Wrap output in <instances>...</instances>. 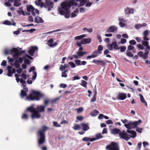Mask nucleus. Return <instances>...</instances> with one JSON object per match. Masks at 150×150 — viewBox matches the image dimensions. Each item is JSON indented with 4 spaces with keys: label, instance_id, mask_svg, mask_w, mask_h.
<instances>
[{
    "label": "nucleus",
    "instance_id": "nucleus-17",
    "mask_svg": "<svg viewBox=\"0 0 150 150\" xmlns=\"http://www.w3.org/2000/svg\"><path fill=\"white\" fill-rule=\"evenodd\" d=\"M54 42V40L52 38L50 39L47 42L48 43L47 44L49 46L51 47H55L57 45V42H54Z\"/></svg>",
    "mask_w": 150,
    "mask_h": 150
},
{
    "label": "nucleus",
    "instance_id": "nucleus-42",
    "mask_svg": "<svg viewBox=\"0 0 150 150\" xmlns=\"http://www.w3.org/2000/svg\"><path fill=\"white\" fill-rule=\"evenodd\" d=\"M99 112L96 110H95L91 113V115L92 116H96L99 113Z\"/></svg>",
    "mask_w": 150,
    "mask_h": 150
},
{
    "label": "nucleus",
    "instance_id": "nucleus-45",
    "mask_svg": "<svg viewBox=\"0 0 150 150\" xmlns=\"http://www.w3.org/2000/svg\"><path fill=\"white\" fill-rule=\"evenodd\" d=\"M87 82L84 80H82L81 81V86H83L85 88L87 87Z\"/></svg>",
    "mask_w": 150,
    "mask_h": 150
},
{
    "label": "nucleus",
    "instance_id": "nucleus-32",
    "mask_svg": "<svg viewBox=\"0 0 150 150\" xmlns=\"http://www.w3.org/2000/svg\"><path fill=\"white\" fill-rule=\"evenodd\" d=\"M139 96L140 97V99L141 102L143 103L144 105H145L146 107H147V105L146 102L144 100V98L143 96L141 94H139Z\"/></svg>",
    "mask_w": 150,
    "mask_h": 150
},
{
    "label": "nucleus",
    "instance_id": "nucleus-47",
    "mask_svg": "<svg viewBox=\"0 0 150 150\" xmlns=\"http://www.w3.org/2000/svg\"><path fill=\"white\" fill-rule=\"evenodd\" d=\"M21 30H22L21 28L18 29L17 30L14 31L13 32V34L14 35H17L20 33V31H21Z\"/></svg>",
    "mask_w": 150,
    "mask_h": 150
},
{
    "label": "nucleus",
    "instance_id": "nucleus-41",
    "mask_svg": "<svg viewBox=\"0 0 150 150\" xmlns=\"http://www.w3.org/2000/svg\"><path fill=\"white\" fill-rule=\"evenodd\" d=\"M113 44V48L114 49L116 50H118L119 49V48L117 45V42L116 41H115L112 42Z\"/></svg>",
    "mask_w": 150,
    "mask_h": 150
},
{
    "label": "nucleus",
    "instance_id": "nucleus-40",
    "mask_svg": "<svg viewBox=\"0 0 150 150\" xmlns=\"http://www.w3.org/2000/svg\"><path fill=\"white\" fill-rule=\"evenodd\" d=\"M50 101V100L49 99L47 98L45 99L44 100V104L45 105V106H45L46 107Z\"/></svg>",
    "mask_w": 150,
    "mask_h": 150
},
{
    "label": "nucleus",
    "instance_id": "nucleus-21",
    "mask_svg": "<svg viewBox=\"0 0 150 150\" xmlns=\"http://www.w3.org/2000/svg\"><path fill=\"white\" fill-rule=\"evenodd\" d=\"M34 22L35 23H43L44 21L41 17L39 16H37L35 18Z\"/></svg>",
    "mask_w": 150,
    "mask_h": 150
},
{
    "label": "nucleus",
    "instance_id": "nucleus-46",
    "mask_svg": "<svg viewBox=\"0 0 150 150\" xmlns=\"http://www.w3.org/2000/svg\"><path fill=\"white\" fill-rule=\"evenodd\" d=\"M7 58V59L8 60V62H10V64L11 65L13 66V65L12 64V63L14 61V58H10L9 57H8Z\"/></svg>",
    "mask_w": 150,
    "mask_h": 150
},
{
    "label": "nucleus",
    "instance_id": "nucleus-9",
    "mask_svg": "<svg viewBox=\"0 0 150 150\" xmlns=\"http://www.w3.org/2000/svg\"><path fill=\"white\" fill-rule=\"evenodd\" d=\"M119 136L120 138L123 139L126 141L130 139V137L128 136V134L124 130L122 131H121L119 133Z\"/></svg>",
    "mask_w": 150,
    "mask_h": 150
},
{
    "label": "nucleus",
    "instance_id": "nucleus-18",
    "mask_svg": "<svg viewBox=\"0 0 150 150\" xmlns=\"http://www.w3.org/2000/svg\"><path fill=\"white\" fill-rule=\"evenodd\" d=\"M45 3V7L48 8L49 11L53 7V4L52 2L49 1H46Z\"/></svg>",
    "mask_w": 150,
    "mask_h": 150
},
{
    "label": "nucleus",
    "instance_id": "nucleus-20",
    "mask_svg": "<svg viewBox=\"0 0 150 150\" xmlns=\"http://www.w3.org/2000/svg\"><path fill=\"white\" fill-rule=\"evenodd\" d=\"M127 133L131 134L133 135L132 136L131 135L128 134V136L129 137H130V138L131 137L134 138L136 136V132L134 130H130L127 129Z\"/></svg>",
    "mask_w": 150,
    "mask_h": 150
},
{
    "label": "nucleus",
    "instance_id": "nucleus-50",
    "mask_svg": "<svg viewBox=\"0 0 150 150\" xmlns=\"http://www.w3.org/2000/svg\"><path fill=\"white\" fill-rule=\"evenodd\" d=\"M103 137V136L100 133H99L97 134L96 136V138L97 139H99L102 138Z\"/></svg>",
    "mask_w": 150,
    "mask_h": 150
},
{
    "label": "nucleus",
    "instance_id": "nucleus-24",
    "mask_svg": "<svg viewBox=\"0 0 150 150\" xmlns=\"http://www.w3.org/2000/svg\"><path fill=\"white\" fill-rule=\"evenodd\" d=\"M81 125L82 127L83 130V131H86L89 129V127L87 124L82 123Z\"/></svg>",
    "mask_w": 150,
    "mask_h": 150
},
{
    "label": "nucleus",
    "instance_id": "nucleus-43",
    "mask_svg": "<svg viewBox=\"0 0 150 150\" xmlns=\"http://www.w3.org/2000/svg\"><path fill=\"white\" fill-rule=\"evenodd\" d=\"M126 55L130 57H132L133 56V54L131 52L129 51L128 50L126 51Z\"/></svg>",
    "mask_w": 150,
    "mask_h": 150
},
{
    "label": "nucleus",
    "instance_id": "nucleus-51",
    "mask_svg": "<svg viewBox=\"0 0 150 150\" xmlns=\"http://www.w3.org/2000/svg\"><path fill=\"white\" fill-rule=\"evenodd\" d=\"M18 13L21 14L23 15H25V14L24 13V11L22 10V9L21 8H20L19 10L18 11Z\"/></svg>",
    "mask_w": 150,
    "mask_h": 150
},
{
    "label": "nucleus",
    "instance_id": "nucleus-13",
    "mask_svg": "<svg viewBox=\"0 0 150 150\" xmlns=\"http://www.w3.org/2000/svg\"><path fill=\"white\" fill-rule=\"evenodd\" d=\"M117 27L115 25H112L108 28L106 30L107 33H112L117 31Z\"/></svg>",
    "mask_w": 150,
    "mask_h": 150
},
{
    "label": "nucleus",
    "instance_id": "nucleus-27",
    "mask_svg": "<svg viewBox=\"0 0 150 150\" xmlns=\"http://www.w3.org/2000/svg\"><path fill=\"white\" fill-rule=\"evenodd\" d=\"M75 39L78 41L76 42V45L79 47L81 46V44H82V42L81 39L82 38H75Z\"/></svg>",
    "mask_w": 150,
    "mask_h": 150
},
{
    "label": "nucleus",
    "instance_id": "nucleus-52",
    "mask_svg": "<svg viewBox=\"0 0 150 150\" xmlns=\"http://www.w3.org/2000/svg\"><path fill=\"white\" fill-rule=\"evenodd\" d=\"M76 110L78 113H79L83 111V109L82 107L79 108L78 109H76Z\"/></svg>",
    "mask_w": 150,
    "mask_h": 150
},
{
    "label": "nucleus",
    "instance_id": "nucleus-36",
    "mask_svg": "<svg viewBox=\"0 0 150 150\" xmlns=\"http://www.w3.org/2000/svg\"><path fill=\"white\" fill-rule=\"evenodd\" d=\"M82 30L84 31H87L89 33H91L93 30V29L91 28H83L82 29Z\"/></svg>",
    "mask_w": 150,
    "mask_h": 150
},
{
    "label": "nucleus",
    "instance_id": "nucleus-64",
    "mask_svg": "<svg viewBox=\"0 0 150 150\" xmlns=\"http://www.w3.org/2000/svg\"><path fill=\"white\" fill-rule=\"evenodd\" d=\"M119 25L121 27H123L125 25V23L123 22H119Z\"/></svg>",
    "mask_w": 150,
    "mask_h": 150
},
{
    "label": "nucleus",
    "instance_id": "nucleus-60",
    "mask_svg": "<svg viewBox=\"0 0 150 150\" xmlns=\"http://www.w3.org/2000/svg\"><path fill=\"white\" fill-rule=\"evenodd\" d=\"M53 126L55 127H61V125L59 124H58V123L56 122H53Z\"/></svg>",
    "mask_w": 150,
    "mask_h": 150
},
{
    "label": "nucleus",
    "instance_id": "nucleus-30",
    "mask_svg": "<svg viewBox=\"0 0 150 150\" xmlns=\"http://www.w3.org/2000/svg\"><path fill=\"white\" fill-rule=\"evenodd\" d=\"M79 12L78 9V8H76L73 12L71 13V17L74 18L76 17L77 15V14Z\"/></svg>",
    "mask_w": 150,
    "mask_h": 150
},
{
    "label": "nucleus",
    "instance_id": "nucleus-12",
    "mask_svg": "<svg viewBox=\"0 0 150 150\" xmlns=\"http://www.w3.org/2000/svg\"><path fill=\"white\" fill-rule=\"evenodd\" d=\"M101 54V52H99L96 50L93 51L91 55H89L86 57L87 59H90L91 58H94L97 57L99 54Z\"/></svg>",
    "mask_w": 150,
    "mask_h": 150
},
{
    "label": "nucleus",
    "instance_id": "nucleus-63",
    "mask_svg": "<svg viewBox=\"0 0 150 150\" xmlns=\"http://www.w3.org/2000/svg\"><path fill=\"white\" fill-rule=\"evenodd\" d=\"M136 130L137 132L141 133L142 130V128L139 127H137Z\"/></svg>",
    "mask_w": 150,
    "mask_h": 150
},
{
    "label": "nucleus",
    "instance_id": "nucleus-44",
    "mask_svg": "<svg viewBox=\"0 0 150 150\" xmlns=\"http://www.w3.org/2000/svg\"><path fill=\"white\" fill-rule=\"evenodd\" d=\"M80 126L79 124H76L73 127V128L75 130L79 129H80Z\"/></svg>",
    "mask_w": 150,
    "mask_h": 150
},
{
    "label": "nucleus",
    "instance_id": "nucleus-7",
    "mask_svg": "<svg viewBox=\"0 0 150 150\" xmlns=\"http://www.w3.org/2000/svg\"><path fill=\"white\" fill-rule=\"evenodd\" d=\"M27 8V11L28 12H31L32 15L33 16H35L36 14H39V11L37 9H35L31 5L28 6Z\"/></svg>",
    "mask_w": 150,
    "mask_h": 150
},
{
    "label": "nucleus",
    "instance_id": "nucleus-58",
    "mask_svg": "<svg viewBox=\"0 0 150 150\" xmlns=\"http://www.w3.org/2000/svg\"><path fill=\"white\" fill-rule=\"evenodd\" d=\"M69 64L70 65L71 67L72 68H74L76 67L75 64L72 62H69Z\"/></svg>",
    "mask_w": 150,
    "mask_h": 150
},
{
    "label": "nucleus",
    "instance_id": "nucleus-3",
    "mask_svg": "<svg viewBox=\"0 0 150 150\" xmlns=\"http://www.w3.org/2000/svg\"><path fill=\"white\" fill-rule=\"evenodd\" d=\"M43 96V95L40 92L33 91L32 93L30 94L29 96H26V99L30 100H39Z\"/></svg>",
    "mask_w": 150,
    "mask_h": 150
},
{
    "label": "nucleus",
    "instance_id": "nucleus-6",
    "mask_svg": "<svg viewBox=\"0 0 150 150\" xmlns=\"http://www.w3.org/2000/svg\"><path fill=\"white\" fill-rule=\"evenodd\" d=\"M92 62L97 65L100 64V65L104 67H105L106 65V62L111 63V62L108 60H106L104 61L103 60L96 59H93L92 61Z\"/></svg>",
    "mask_w": 150,
    "mask_h": 150
},
{
    "label": "nucleus",
    "instance_id": "nucleus-28",
    "mask_svg": "<svg viewBox=\"0 0 150 150\" xmlns=\"http://www.w3.org/2000/svg\"><path fill=\"white\" fill-rule=\"evenodd\" d=\"M3 24L4 25H13L15 26L16 25V23L14 22H13V23H11V22L9 21L6 20L3 22Z\"/></svg>",
    "mask_w": 150,
    "mask_h": 150
},
{
    "label": "nucleus",
    "instance_id": "nucleus-62",
    "mask_svg": "<svg viewBox=\"0 0 150 150\" xmlns=\"http://www.w3.org/2000/svg\"><path fill=\"white\" fill-rule=\"evenodd\" d=\"M137 47L140 50H143L144 49L143 46L141 44H139L137 45Z\"/></svg>",
    "mask_w": 150,
    "mask_h": 150
},
{
    "label": "nucleus",
    "instance_id": "nucleus-35",
    "mask_svg": "<svg viewBox=\"0 0 150 150\" xmlns=\"http://www.w3.org/2000/svg\"><path fill=\"white\" fill-rule=\"evenodd\" d=\"M14 65L15 67L16 68H19L20 67V65L18 62V60L17 59L15 60V62L14 63Z\"/></svg>",
    "mask_w": 150,
    "mask_h": 150
},
{
    "label": "nucleus",
    "instance_id": "nucleus-54",
    "mask_svg": "<svg viewBox=\"0 0 150 150\" xmlns=\"http://www.w3.org/2000/svg\"><path fill=\"white\" fill-rule=\"evenodd\" d=\"M75 62L77 66L81 65V62L80 60L76 59L75 61Z\"/></svg>",
    "mask_w": 150,
    "mask_h": 150
},
{
    "label": "nucleus",
    "instance_id": "nucleus-39",
    "mask_svg": "<svg viewBox=\"0 0 150 150\" xmlns=\"http://www.w3.org/2000/svg\"><path fill=\"white\" fill-rule=\"evenodd\" d=\"M21 0H14V5L16 6H19L21 5V4L20 3Z\"/></svg>",
    "mask_w": 150,
    "mask_h": 150
},
{
    "label": "nucleus",
    "instance_id": "nucleus-37",
    "mask_svg": "<svg viewBox=\"0 0 150 150\" xmlns=\"http://www.w3.org/2000/svg\"><path fill=\"white\" fill-rule=\"evenodd\" d=\"M125 126L127 129H131L132 128V123L131 122L124 124Z\"/></svg>",
    "mask_w": 150,
    "mask_h": 150
},
{
    "label": "nucleus",
    "instance_id": "nucleus-1",
    "mask_svg": "<svg viewBox=\"0 0 150 150\" xmlns=\"http://www.w3.org/2000/svg\"><path fill=\"white\" fill-rule=\"evenodd\" d=\"M79 1L80 6H83L85 4V0H70L62 2L61 4V7L58 8V11L61 15H64L66 18L70 17V11L69 10L71 6H77Z\"/></svg>",
    "mask_w": 150,
    "mask_h": 150
},
{
    "label": "nucleus",
    "instance_id": "nucleus-31",
    "mask_svg": "<svg viewBox=\"0 0 150 150\" xmlns=\"http://www.w3.org/2000/svg\"><path fill=\"white\" fill-rule=\"evenodd\" d=\"M27 92L23 90H21V92L20 93V96L21 98H23L25 96H27Z\"/></svg>",
    "mask_w": 150,
    "mask_h": 150
},
{
    "label": "nucleus",
    "instance_id": "nucleus-26",
    "mask_svg": "<svg viewBox=\"0 0 150 150\" xmlns=\"http://www.w3.org/2000/svg\"><path fill=\"white\" fill-rule=\"evenodd\" d=\"M35 3L36 5L40 6L41 8H42L45 6L44 3L42 2L41 0H37Z\"/></svg>",
    "mask_w": 150,
    "mask_h": 150
},
{
    "label": "nucleus",
    "instance_id": "nucleus-16",
    "mask_svg": "<svg viewBox=\"0 0 150 150\" xmlns=\"http://www.w3.org/2000/svg\"><path fill=\"white\" fill-rule=\"evenodd\" d=\"M38 49V47L36 46H32L28 51V52L29 54L31 56L33 55L35 51Z\"/></svg>",
    "mask_w": 150,
    "mask_h": 150
},
{
    "label": "nucleus",
    "instance_id": "nucleus-53",
    "mask_svg": "<svg viewBox=\"0 0 150 150\" xmlns=\"http://www.w3.org/2000/svg\"><path fill=\"white\" fill-rule=\"evenodd\" d=\"M129 43L131 45H134L136 44V42L135 40H132L129 41Z\"/></svg>",
    "mask_w": 150,
    "mask_h": 150
},
{
    "label": "nucleus",
    "instance_id": "nucleus-5",
    "mask_svg": "<svg viewBox=\"0 0 150 150\" xmlns=\"http://www.w3.org/2000/svg\"><path fill=\"white\" fill-rule=\"evenodd\" d=\"M106 149L108 150H119L118 144L112 142L111 143L106 147Z\"/></svg>",
    "mask_w": 150,
    "mask_h": 150
},
{
    "label": "nucleus",
    "instance_id": "nucleus-25",
    "mask_svg": "<svg viewBox=\"0 0 150 150\" xmlns=\"http://www.w3.org/2000/svg\"><path fill=\"white\" fill-rule=\"evenodd\" d=\"M147 24L145 23L142 24H137L135 25V28L137 29H139L142 27L145 26Z\"/></svg>",
    "mask_w": 150,
    "mask_h": 150
},
{
    "label": "nucleus",
    "instance_id": "nucleus-10",
    "mask_svg": "<svg viewBox=\"0 0 150 150\" xmlns=\"http://www.w3.org/2000/svg\"><path fill=\"white\" fill-rule=\"evenodd\" d=\"M145 50L146 51L144 53L142 51H140L138 52L137 53V55L139 57H142L144 59H146L148 58V55L149 53V52L146 49H145Z\"/></svg>",
    "mask_w": 150,
    "mask_h": 150
},
{
    "label": "nucleus",
    "instance_id": "nucleus-22",
    "mask_svg": "<svg viewBox=\"0 0 150 150\" xmlns=\"http://www.w3.org/2000/svg\"><path fill=\"white\" fill-rule=\"evenodd\" d=\"M134 9L133 8H129L128 7L125 10V13L127 14H133L134 13Z\"/></svg>",
    "mask_w": 150,
    "mask_h": 150
},
{
    "label": "nucleus",
    "instance_id": "nucleus-55",
    "mask_svg": "<svg viewBox=\"0 0 150 150\" xmlns=\"http://www.w3.org/2000/svg\"><path fill=\"white\" fill-rule=\"evenodd\" d=\"M131 123L133 129H134L137 127V122H132Z\"/></svg>",
    "mask_w": 150,
    "mask_h": 150
},
{
    "label": "nucleus",
    "instance_id": "nucleus-8",
    "mask_svg": "<svg viewBox=\"0 0 150 150\" xmlns=\"http://www.w3.org/2000/svg\"><path fill=\"white\" fill-rule=\"evenodd\" d=\"M11 51L15 53L13 55V57H17L22 54L25 52V50L19 51L18 49L15 48H12Z\"/></svg>",
    "mask_w": 150,
    "mask_h": 150
},
{
    "label": "nucleus",
    "instance_id": "nucleus-59",
    "mask_svg": "<svg viewBox=\"0 0 150 150\" xmlns=\"http://www.w3.org/2000/svg\"><path fill=\"white\" fill-rule=\"evenodd\" d=\"M20 82L22 84V86H24L26 83V82L23 79H20Z\"/></svg>",
    "mask_w": 150,
    "mask_h": 150
},
{
    "label": "nucleus",
    "instance_id": "nucleus-61",
    "mask_svg": "<svg viewBox=\"0 0 150 150\" xmlns=\"http://www.w3.org/2000/svg\"><path fill=\"white\" fill-rule=\"evenodd\" d=\"M28 21L30 22H32L33 21V17L32 16H29L28 18Z\"/></svg>",
    "mask_w": 150,
    "mask_h": 150
},
{
    "label": "nucleus",
    "instance_id": "nucleus-56",
    "mask_svg": "<svg viewBox=\"0 0 150 150\" xmlns=\"http://www.w3.org/2000/svg\"><path fill=\"white\" fill-rule=\"evenodd\" d=\"M118 19L119 22H123L124 23H125L126 22L124 19L121 17H119Z\"/></svg>",
    "mask_w": 150,
    "mask_h": 150
},
{
    "label": "nucleus",
    "instance_id": "nucleus-11",
    "mask_svg": "<svg viewBox=\"0 0 150 150\" xmlns=\"http://www.w3.org/2000/svg\"><path fill=\"white\" fill-rule=\"evenodd\" d=\"M8 70L7 75L8 76H12L13 74L16 73V71L15 68H13L12 67L10 66H8L7 67Z\"/></svg>",
    "mask_w": 150,
    "mask_h": 150
},
{
    "label": "nucleus",
    "instance_id": "nucleus-34",
    "mask_svg": "<svg viewBox=\"0 0 150 150\" xmlns=\"http://www.w3.org/2000/svg\"><path fill=\"white\" fill-rule=\"evenodd\" d=\"M69 66L66 64H64L63 66L62 64H61L60 67V69L62 71H64L66 68H68Z\"/></svg>",
    "mask_w": 150,
    "mask_h": 150
},
{
    "label": "nucleus",
    "instance_id": "nucleus-57",
    "mask_svg": "<svg viewBox=\"0 0 150 150\" xmlns=\"http://www.w3.org/2000/svg\"><path fill=\"white\" fill-rule=\"evenodd\" d=\"M33 76H32V79L33 80H35L37 77V74L36 71H34L33 73Z\"/></svg>",
    "mask_w": 150,
    "mask_h": 150
},
{
    "label": "nucleus",
    "instance_id": "nucleus-48",
    "mask_svg": "<svg viewBox=\"0 0 150 150\" xmlns=\"http://www.w3.org/2000/svg\"><path fill=\"white\" fill-rule=\"evenodd\" d=\"M28 118V116L26 113H23L21 117L22 119H24L27 120Z\"/></svg>",
    "mask_w": 150,
    "mask_h": 150
},
{
    "label": "nucleus",
    "instance_id": "nucleus-4",
    "mask_svg": "<svg viewBox=\"0 0 150 150\" xmlns=\"http://www.w3.org/2000/svg\"><path fill=\"white\" fill-rule=\"evenodd\" d=\"M26 110L27 111L32 113L31 115L32 119H38L41 117L40 113L36 110L35 108H34L33 106H31L28 108Z\"/></svg>",
    "mask_w": 150,
    "mask_h": 150
},
{
    "label": "nucleus",
    "instance_id": "nucleus-33",
    "mask_svg": "<svg viewBox=\"0 0 150 150\" xmlns=\"http://www.w3.org/2000/svg\"><path fill=\"white\" fill-rule=\"evenodd\" d=\"M112 132L113 134H119L120 133L121 131L120 129L117 128H114L112 130Z\"/></svg>",
    "mask_w": 150,
    "mask_h": 150
},
{
    "label": "nucleus",
    "instance_id": "nucleus-23",
    "mask_svg": "<svg viewBox=\"0 0 150 150\" xmlns=\"http://www.w3.org/2000/svg\"><path fill=\"white\" fill-rule=\"evenodd\" d=\"M82 140L84 142H88L89 141L93 142L96 140V139L95 138H91L86 137L83 138Z\"/></svg>",
    "mask_w": 150,
    "mask_h": 150
},
{
    "label": "nucleus",
    "instance_id": "nucleus-15",
    "mask_svg": "<svg viewBox=\"0 0 150 150\" xmlns=\"http://www.w3.org/2000/svg\"><path fill=\"white\" fill-rule=\"evenodd\" d=\"M127 97V94L125 93H118L117 97V98L118 100H123Z\"/></svg>",
    "mask_w": 150,
    "mask_h": 150
},
{
    "label": "nucleus",
    "instance_id": "nucleus-49",
    "mask_svg": "<svg viewBox=\"0 0 150 150\" xmlns=\"http://www.w3.org/2000/svg\"><path fill=\"white\" fill-rule=\"evenodd\" d=\"M103 50V47L101 45H99L98 47V50H97L99 52L102 53V51Z\"/></svg>",
    "mask_w": 150,
    "mask_h": 150
},
{
    "label": "nucleus",
    "instance_id": "nucleus-14",
    "mask_svg": "<svg viewBox=\"0 0 150 150\" xmlns=\"http://www.w3.org/2000/svg\"><path fill=\"white\" fill-rule=\"evenodd\" d=\"M145 41H142V43L143 45L146 47V50H150V46L149 45V42L146 41L149 40V38H144Z\"/></svg>",
    "mask_w": 150,
    "mask_h": 150
},
{
    "label": "nucleus",
    "instance_id": "nucleus-38",
    "mask_svg": "<svg viewBox=\"0 0 150 150\" xmlns=\"http://www.w3.org/2000/svg\"><path fill=\"white\" fill-rule=\"evenodd\" d=\"M87 52H85L78 51L77 52V54L78 56L81 57L86 54Z\"/></svg>",
    "mask_w": 150,
    "mask_h": 150
},
{
    "label": "nucleus",
    "instance_id": "nucleus-19",
    "mask_svg": "<svg viewBox=\"0 0 150 150\" xmlns=\"http://www.w3.org/2000/svg\"><path fill=\"white\" fill-rule=\"evenodd\" d=\"M45 106H44L42 105H38L36 108V110L38 111L39 112L44 113L45 111Z\"/></svg>",
    "mask_w": 150,
    "mask_h": 150
},
{
    "label": "nucleus",
    "instance_id": "nucleus-29",
    "mask_svg": "<svg viewBox=\"0 0 150 150\" xmlns=\"http://www.w3.org/2000/svg\"><path fill=\"white\" fill-rule=\"evenodd\" d=\"M81 40L83 42V44L89 43L91 42V39L90 38H88L87 39L84 38L83 39Z\"/></svg>",
    "mask_w": 150,
    "mask_h": 150
},
{
    "label": "nucleus",
    "instance_id": "nucleus-2",
    "mask_svg": "<svg viewBox=\"0 0 150 150\" xmlns=\"http://www.w3.org/2000/svg\"><path fill=\"white\" fill-rule=\"evenodd\" d=\"M48 129V127L45 125L42 127V129L38 132L37 135L39 137L38 139V144L40 146L45 142V133L46 131Z\"/></svg>",
    "mask_w": 150,
    "mask_h": 150
}]
</instances>
